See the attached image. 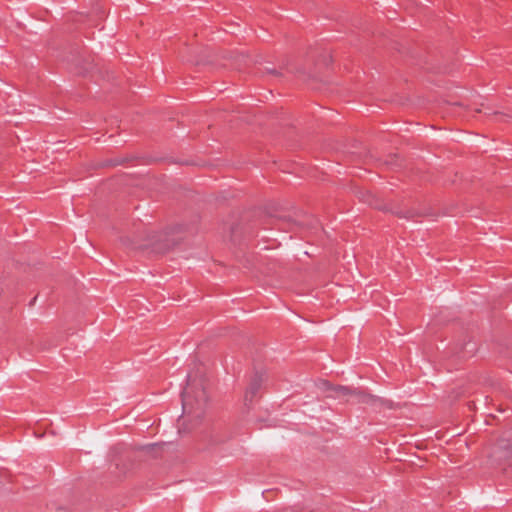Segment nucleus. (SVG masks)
<instances>
[{"instance_id":"nucleus-1","label":"nucleus","mask_w":512,"mask_h":512,"mask_svg":"<svg viewBox=\"0 0 512 512\" xmlns=\"http://www.w3.org/2000/svg\"><path fill=\"white\" fill-rule=\"evenodd\" d=\"M332 62V55L324 51L319 54L314 65L313 73H307L294 60H287L285 63H282L278 69L266 68V73L280 83L295 79L306 84L311 91L323 93L328 91V84L320 78V75L329 72Z\"/></svg>"},{"instance_id":"nucleus-2","label":"nucleus","mask_w":512,"mask_h":512,"mask_svg":"<svg viewBox=\"0 0 512 512\" xmlns=\"http://www.w3.org/2000/svg\"><path fill=\"white\" fill-rule=\"evenodd\" d=\"M207 394L201 381H190L183 391V410L188 414L199 416L207 402Z\"/></svg>"},{"instance_id":"nucleus-3","label":"nucleus","mask_w":512,"mask_h":512,"mask_svg":"<svg viewBox=\"0 0 512 512\" xmlns=\"http://www.w3.org/2000/svg\"><path fill=\"white\" fill-rule=\"evenodd\" d=\"M65 60L71 71L79 75L92 72L95 67L94 57L79 47L73 48Z\"/></svg>"},{"instance_id":"nucleus-4","label":"nucleus","mask_w":512,"mask_h":512,"mask_svg":"<svg viewBox=\"0 0 512 512\" xmlns=\"http://www.w3.org/2000/svg\"><path fill=\"white\" fill-rule=\"evenodd\" d=\"M263 381L264 377L262 374H255L253 376L244 394V404L246 406H249L253 403V400L257 396Z\"/></svg>"},{"instance_id":"nucleus-5","label":"nucleus","mask_w":512,"mask_h":512,"mask_svg":"<svg viewBox=\"0 0 512 512\" xmlns=\"http://www.w3.org/2000/svg\"><path fill=\"white\" fill-rule=\"evenodd\" d=\"M320 389L329 392L328 396L339 399H347L348 396H353L355 391L350 390L347 387L337 386L334 387L326 381H322L319 385Z\"/></svg>"},{"instance_id":"nucleus-6","label":"nucleus","mask_w":512,"mask_h":512,"mask_svg":"<svg viewBox=\"0 0 512 512\" xmlns=\"http://www.w3.org/2000/svg\"><path fill=\"white\" fill-rule=\"evenodd\" d=\"M158 236L155 233H150L147 235V243H141L138 241H132L129 237H124L121 239L123 245L127 247H131L133 249H147L150 246L154 245L157 241Z\"/></svg>"},{"instance_id":"nucleus-7","label":"nucleus","mask_w":512,"mask_h":512,"mask_svg":"<svg viewBox=\"0 0 512 512\" xmlns=\"http://www.w3.org/2000/svg\"><path fill=\"white\" fill-rule=\"evenodd\" d=\"M353 397H355L359 403H374L376 401L374 396L365 394L360 391H355L353 393Z\"/></svg>"},{"instance_id":"nucleus-8","label":"nucleus","mask_w":512,"mask_h":512,"mask_svg":"<svg viewBox=\"0 0 512 512\" xmlns=\"http://www.w3.org/2000/svg\"><path fill=\"white\" fill-rule=\"evenodd\" d=\"M55 512H71V511H70V510H68L67 508H63V507H61V508L56 509V511H55Z\"/></svg>"},{"instance_id":"nucleus-9","label":"nucleus","mask_w":512,"mask_h":512,"mask_svg":"<svg viewBox=\"0 0 512 512\" xmlns=\"http://www.w3.org/2000/svg\"><path fill=\"white\" fill-rule=\"evenodd\" d=\"M506 456H511L512 457V446L509 448V451H508Z\"/></svg>"},{"instance_id":"nucleus-10","label":"nucleus","mask_w":512,"mask_h":512,"mask_svg":"<svg viewBox=\"0 0 512 512\" xmlns=\"http://www.w3.org/2000/svg\"><path fill=\"white\" fill-rule=\"evenodd\" d=\"M155 250L160 252V251H162V248H160V247L159 248H155Z\"/></svg>"}]
</instances>
